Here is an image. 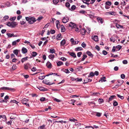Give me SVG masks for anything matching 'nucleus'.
Wrapping results in <instances>:
<instances>
[{
	"label": "nucleus",
	"instance_id": "f257e3e1",
	"mask_svg": "<svg viewBox=\"0 0 129 129\" xmlns=\"http://www.w3.org/2000/svg\"><path fill=\"white\" fill-rule=\"evenodd\" d=\"M6 25L9 26L13 28L15 27L17 25V23L15 22H10V21L7 22Z\"/></svg>",
	"mask_w": 129,
	"mask_h": 129
},
{
	"label": "nucleus",
	"instance_id": "f03ea898",
	"mask_svg": "<svg viewBox=\"0 0 129 129\" xmlns=\"http://www.w3.org/2000/svg\"><path fill=\"white\" fill-rule=\"evenodd\" d=\"M113 22L114 23L116 24V26L117 28H123V26H122L120 25L119 24H118L117 23V22H118V20H115L113 21Z\"/></svg>",
	"mask_w": 129,
	"mask_h": 129
},
{
	"label": "nucleus",
	"instance_id": "7ed1b4c3",
	"mask_svg": "<svg viewBox=\"0 0 129 129\" xmlns=\"http://www.w3.org/2000/svg\"><path fill=\"white\" fill-rule=\"evenodd\" d=\"M28 99H26L25 98H24L22 100V103L23 104L29 107V104L27 103L26 102L28 101Z\"/></svg>",
	"mask_w": 129,
	"mask_h": 129
},
{
	"label": "nucleus",
	"instance_id": "20e7f679",
	"mask_svg": "<svg viewBox=\"0 0 129 129\" xmlns=\"http://www.w3.org/2000/svg\"><path fill=\"white\" fill-rule=\"evenodd\" d=\"M31 67V65L29 63H27L24 64V68L26 70H28L29 68H30Z\"/></svg>",
	"mask_w": 129,
	"mask_h": 129
},
{
	"label": "nucleus",
	"instance_id": "39448f33",
	"mask_svg": "<svg viewBox=\"0 0 129 129\" xmlns=\"http://www.w3.org/2000/svg\"><path fill=\"white\" fill-rule=\"evenodd\" d=\"M69 19L68 17L66 16L64 17L62 19V22L64 23H66L69 21Z\"/></svg>",
	"mask_w": 129,
	"mask_h": 129
},
{
	"label": "nucleus",
	"instance_id": "423d86ee",
	"mask_svg": "<svg viewBox=\"0 0 129 129\" xmlns=\"http://www.w3.org/2000/svg\"><path fill=\"white\" fill-rule=\"evenodd\" d=\"M36 20L34 18H31L30 20H29L28 23L30 24H33L36 21Z\"/></svg>",
	"mask_w": 129,
	"mask_h": 129
},
{
	"label": "nucleus",
	"instance_id": "0eeeda50",
	"mask_svg": "<svg viewBox=\"0 0 129 129\" xmlns=\"http://www.w3.org/2000/svg\"><path fill=\"white\" fill-rule=\"evenodd\" d=\"M2 88L4 89L9 90L11 91H14L15 90L14 89L9 88L8 87H2Z\"/></svg>",
	"mask_w": 129,
	"mask_h": 129
},
{
	"label": "nucleus",
	"instance_id": "6e6552de",
	"mask_svg": "<svg viewBox=\"0 0 129 129\" xmlns=\"http://www.w3.org/2000/svg\"><path fill=\"white\" fill-rule=\"evenodd\" d=\"M70 26L72 28H75L76 27V25L74 23L71 22L69 24Z\"/></svg>",
	"mask_w": 129,
	"mask_h": 129
},
{
	"label": "nucleus",
	"instance_id": "1a4fd4ad",
	"mask_svg": "<svg viewBox=\"0 0 129 129\" xmlns=\"http://www.w3.org/2000/svg\"><path fill=\"white\" fill-rule=\"evenodd\" d=\"M92 38L95 41H98V38L97 36H92Z\"/></svg>",
	"mask_w": 129,
	"mask_h": 129
},
{
	"label": "nucleus",
	"instance_id": "9d476101",
	"mask_svg": "<svg viewBox=\"0 0 129 129\" xmlns=\"http://www.w3.org/2000/svg\"><path fill=\"white\" fill-rule=\"evenodd\" d=\"M46 65L48 68H51V64L49 61H48L47 62Z\"/></svg>",
	"mask_w": 129,
	"mask_h": 129
},
{
	"label": "nucleus",
	"instance_id": "9b49d317",
	"mask_svg": "<svg viewBox=\"0 0 129 129\" xmlns=\"http://www.w3.org/2000/svg\"><path fill=\"white\" fill-rule=\"evenodd\" d=\"M62 38V37L61 36V35L60 34H58L56 37V38L57 40H61Z\"/></svg>",
	"mask_w": 129,
	"mask_h": 129
},
{
	"label": "nucleus",
	"instance_id": "f8f14e48",
	"mask_svg": "<svg viewBox=\"0 0 129 129\" xmlns=\"http://www.w3.org/2000/svg\"><path fill=\"white\" fill-rule=\"evenodd\" d=\"M20 41V39H18L17 40L14 41L13 42L12 44L13 46L15 45L17 43L19 42Z\"/></svg>",
	"mask_w": 129,
	"mask_h": 129
},
{
	"label": "nucleus",
	"instance_id": "ddd939ff",
	"mask_svg": "<svg viewBox=\"0 0 129 129\" xmlns=\"http://www.w3.org/2000/svg\"><path fill=\"white\" fill-rule=\"evenodd\" d=\"M22 52L23 53L25 54L26 53L27 51V49L25 47H23L22 49Z\"/></svg>",
	"mask_w": 129,
	"mask_h": 129
},
{
	"label": "nucleus",
	"instance_id": "4468645a",
	"mask_svg": "<svg viewBox=\"0 0 129 129\" xmlns=\"http://www.w3.org/2000/svg\"><path fill=\"white\" fill-rule=\"evenodd\" d=\"M61 29V31L62 32H64L65 31V28L64 26L62 25H61L60 26Z\"/></svg>",
	"mask_w": 129,
	"mask_h": 129
},
{
	"label": "nucleus",
	"instance_id": "2eb2a0df",
	"mask_svg": "<svg viewBox=\"0 0 129 129\" xmlns=\"http://www.w3.org/2000/svg\"><path fill=\"white\" fill-rule=\"evenodd\" d=\"M66 43V40L64 39L62 40L60 43V46H63Z\"/></svg>",
	"mask_w": 129,
	"mask_h": 129
},
{
	"label": "nucleus",
	"instance_id": "dca6fc26",
	"mask_svg": "<svg viewBox=\"0 0 129 129\" xmlns=\"http://www.w3.org/2000/svg\"><path fill=\"white\" fill-rule=\"evenodd\" d=\"M82 48L81 47H78L75 48V50L76 51H81L82 50Z\"/></svg>",
	"mask_w": 129,
	"mask_h": 129
},
{
	"label": "nucleus",
	"instance_id": "f3484780",
	"mask_svg": "<svg viewBox=\"0 0 129 129\" xmlns=\"http://www.w3.org/2000/svg\"><path fill=\"white\" fill-rule=\"evenodd\" d=\"M86 53L89 56L91 57H92L93 56V55L91 53V52L89 51H87L86 52Z\"/></svg>",
	"mask_w": 129,
	"mask_h": 129
},
{
	"label": "nucleus",
	"instance_id": "a211bd4d",
	"mask_svg": "<svg viewBox=\"0 0 129 129\" xmlns=\"http://www.w3.org/2000/svg\"><path fill=\"white\" fill-rule=\"evenodd\" d=\"M105 77H103L101 78V80H99V82H105L106 81V80H105Z\"/></svg>",
	"mask_w": 129,
	"mask_h": 129
},
{
	"label": "nucleus",
	"instance_id": "6ab92c4d",
	"mask_svg": "<svg viewBox=\"0 0 129 129\" xmlns=\"http://www.w3.org/2000/svg\"><path fill=\"white\" fill-rule=\"evenodd\" d=\"M70 55L74 58L76 57L75 54L74 52H70Z\"/></svg>",
	"mask_w": 129,
	"mask_h": 129
},
{
	"label": "nucleus",
	"instance_id": "aec40b11",
	"mask_svg": "<svg viewBox=\"0 0 129 129\" xmlns=\"http://www.w3.org/2000/svg\"><path fill=\"white\" fill-rule=\"evenodd\" d=\"M97 19L99 22H100L101 24L103 23V19L102 18H97Z\"/></svg>",
	"mask_w": 129,
	"mask_h": 129
},
{
	"label": "nucleus",
	"instance_id": "412c9836",
	"mask_svg": "<svg viewBox=\"0 0 129 129\" xmlns=\"http://www.w3.org/2000/svg\"><path fill=\"white\" fill-rule=\"evenodd\" d=\"M115 97V95H113L110 96L109 98V100L108 101V102L112 101Z\"/></svg>",
	"mask_w": 129,
	"mask_h": 129
},
{
	"label": "nucleus",
	"instance_id": "4be33fe9",
	"mask_svg": "<svg viewBox=\"0 0 129 129\" xmlns=\"http://www.w3.org/2000/svg\"><path fill=\"white\" fill-rule=\"evenodd\" d=\"M45 125L44 124L42 126H39L38 127V129H45Z\"/></svg>",
	"mask_w": 129,
	"mask_h": 129
},
{
	"label": "nucleus",
	"instance_id": "5701e85b",
	"mask_svg": "<svg viewBox=\"0 0 129 129\" xmlns=\"http://www.w3.org/2000/svg\"><path fill=\"white\" fill-rule=\"evenodd\" d=\"M57 65L58 66H60L63 64V63L62 62L59 61L57 63Z\"/></svg>",
	"mask_w": 129,
	"mask_h": 129
},
{
	"label": "nucleus",
	"instance_id": "b1692460",
	"mask_svg": "<svg viewBox=\"0 0 129 129\" xmlns=\"http://www.w3.org/2000/svg\"><path fill=\"white\" fill-rule=\"evenodd\" d=\"M118 83H119V84H117L118 86L121 85L123 82V80H118Z\"/></svg>",
	"mask_w": 129,
	"mask_h": 129
},
{
	"label": "nucleus",
	"instance_id": "393cba45",
	"mask_svg": "<svg viewBox=\"0 0 129 129\" xmlns=\"http://www.w3.org/2000/svg\"><path fill=\"white\" fill-rule=\"evenodd\" d=\"M50 51L49 52L51 53L52 54H53V53H55V50L54 49H50Z\"/></svg>",
	"mask_w": 129,
	"mask_h": 129
},
{
	"label": "nucleus",
	"instance_id": "a878e982",
	"mask_svg": "<svg viewBox=\"0 0 129 129\" xmlns=\"http://www.w3.org/2000/svg\"><path fill=\"white\" fill-rule=\"evenodd\" d=\"M7 35L8 36V37L10 38L13 37V33L10 34L8 33L7 34Z\"/></svg>",
	"mask_w": 129,
	"mask_h": 129
},
{
	"label": "nucleus",
	"instance_id": "bb28decb",
	"mask_svg": "<svg viewBox=\"0 0 129 129\" xmlns=\"http://www.w3.org/2000/svg\"><path fill=\"white\" fill-rule=\"evenodd\" d=\"M59 2V0H53V2L54 4L56 5Z\"/></svg>",
	"mask_w": 129,
	"mask_h": 129
},
{
	"label": "nucleus",
	"instance_id": "cd10ccee",
	"mask_svg": "<svg viewBox=\"0 0 129 129\" xmlns=\"http://www.w3.org/2000/svg\"><path fill=\"white\" fill-rule=\"evenodd\" d=\"M81 34H82L83 35L84 34L86 33V30L84 29H82L81 30Z\"/></svg>",
	"mask_w": 129,
	"mask_h": 129
},
{
	"label": "nucleus",
	"instance_id": "c85d7f7f",
	"mask_svg": "<svg viewBox=\"0 0 129 129\" xmlns=\"http://www.w3.org/2000/svg\"><path fill=\"white\" fill-rule=\"evenodd\" d=\"M27 57H25L24 58H22L21 59V61L22 63H23L24 62L26 61L27 60Z\"/></svg>",
	"mask_w": 129,
	"mask_h": 129
},
{
	"label": "nucleus",
	"instance_id": "c756f323",
	"mask_svg": "<svg viewBox=\"0 0 129 129\" xmlns=\"http://www.w3.org/2000/svg\"><path fill=\"white\" fill-rule=\"evenodd\" d=\"M54 55H50L48 56V57L50 59H52L54 58Z\"/></svg>",
	"mask_w": 129,
	"mask_h": 129
},
{
	"label": "nucleus",
	"instance_id": "7c9ffc66",
	"mask_svg": "<svg viewBox=\"0 0 129 129\" xmlns=\"http://www.w3.org/2000/svg\"><path fill=\"white\" fill-rule=\"evenodd\" d=\"M113 105L114 106H117L118 104L117 102L116 101H113Z\"/></svg>",
	"mask_w": 129,
	"mask_h": 129
},
{
	"label": "nucleus",
	"instance_id": "2f4dec72",
	"mask_svg": "<svg viewBox=\"0 0 129 129\" xmlns=\"http://www.w3.org/2000/svg\"><path fill=\"white\" fill-rule=\"evenodd\" d=\"M37 54V53L35 52H33L32 53V56L34 57H35Z\"/></svg>",
	"mask_w": 129,
	"mask_h": 129
},
{
	"label": "nucleus",
	"instance_id": "473e14b6",
	"mask_svg": "<svg viewBox=\"0 0 129 129\" xmlns=\"http://www.w3.org/2000/svg\"><path fill=\"white\" fill-rule=\"evenodd\" d=\"M13 53L17 56L18 53V50L17 49L15 50L14 51Z\"/></svg>",
	"mask_w": 129,
	"mask_h": 129
},
{
	"label": "nucleus",
	"instance_id": "72a5a7b5",
	"mask_svg": "<svg viewBox=\"0 0 129 129\" xmlns=\"http://www.w3.org/2000/svg\"><path fill=\"white\" fill-rule=\"evenodd\" d=\"M52 74H54L55 75H57V76H58V75H57V74H56L55 73H50V74H48V75H47L46 76H48L50 75H52Z\"/></svg>",
	"mask_w": 129,
	"mask_h": 129
},
{
	"label": "nucleus",
	"instance_id": "f704fd0d",
	"mask_svg": "<svg viewBox=\"0 0 129 129\" xmlns=\"http://www.w3.org/2000/svg\"><path fill=\"white\" fill-rule=\"evenodd\" d=\"M9 18V16L8 15H6L5 16L3 17L4 20L5 21H6L7 19H8Z\"/></svg>",
	"mask_w": 129,
	"mask_h": 129
},
{
	"label": "nucleus",
	"instance_id": "c9c22d12",
	"mask_svg": "<svg viewBox=\"0 0 129 129\" xmlns=\"http://www.w3.org/2000/svg\"><path fill=\"white\" fill-rule=\"evenodd\" d=\"M108 13L110 15H115V13L114 12H108Z\"/></svg>",
	"mask_w": 129,
	"mask_h": 129
},
{
	"label": "nucleus",
	"instance_id": "e433bc0d",
	"mask_svg": "<svg viewBox=\"0 0 129 129\" xmlns=\"http://www.w3.org/2000/svg\"><path fill=\"white\" fill-rule=\"evenodd\" d=\"M79 12L80 13L82 14H84L86 13V12L84 10L80 11Z\"/></svg>",
	"mask_w": 129,
	"mask_h": 129
},
{
	"label": "nucleus",
	"instance_id": "4c0bfd02",
	"mask_svg": "<svg viewBox=\"0 0 129 129\" xmlns=\"http://www.w3.org/2000/svg\"><path fill=\"white\" fill-rule=\"evenodd\" d=\"M87 57V56L85 54H84L83 55V57L81 59V60L82 61L84 60Z\"/></svg>",
	"mask_w": 129,
	"mask_h": 129
},
{
	"label": "nucleus",
	"instance_id": "58836bf2",
	"mask_svg": "<svg viewBox=\"0 0 129 129\" xmlns=\"http://www.w3.org/2000/svg\"><path fill=\"white\" fill-rule=\"evenodd\" d=\"M106 4L107 5L110 6L111 5V3L110 2L108 1L106 2Z\"/></svg>",
	"mask_w": 129,
	"mask_h": 129
},
{
	"label": "nucleus",
	"instance_id": "ea45409f",
	"mask_svg": "<svg viewBox=\"0 0 129 129\" xmlns=\"http://www.w3.org/2000/svg\"><path fill=\"white\" fill-rule=\"evenodd\" d=\"M69 119L70 121H71L75 122V121H77V120L73 118H72V119L70 118Z\"/></svg>",
	"mask_w": 129,
	"mask_h": 129
},
{
	"label": "nucleus",
	"instance_id": "a19ab883",
	"mask_svg": "<svg viewBox=\"0 0 129 129\" xmlns=\"http://www.w3.org/2000/svg\"><path fill=\"white\" fill-rule=\"evenodd\" d=\"M90 0H82V1L83 3L88 5H89V4L88 3H86V2H88Z\"/></svg>",
	"mask_w": 129,
	"mask_h": 129
},
{
	"label": "nucleus",
	"instance_id": "79ce46f5",
	"mask_svg": "<svg viewBox=\"0 0 129 129\" xmlns=\"http://www.w3.org/2000/svg\"><path fill=\"white\" fill-rule=\"evenodd\" d=\"M45 77V76H40L39 77V79H40L42 80L44 79Z\"/></svg>",
	"mask_w": 129,
	"mask_h": 129
},
{
	"label": "nucleus",
	"instance_id": "37998d69",
	"mask_svg": "<svg viewBox=\"0 0 129 129\" xmlns=\"http://www.w3.org/2000/svg\"><path fill=\"white\" fill-rule=\"evenodd\" d=\"M117 95L118 97L120 98L122 100L124 98L123 96H121L119 94H117Z\"/></svg>",
	"mask_w": 129,
	"mask_h": 129
},
{
	"label": "nucleus",
	"instance_id": "c03bdc74",
	"mask_svg": "<svg viewBox=\"0 0 129 129\" xmlns=\"http://www.w3.org/2000/svg\"><path fill=\"white\" fill-rule=\"evenodd\" d=\"M15 115H16L13 114V115L11 116L10 117V119H12L14 118H15L16 117Z\"/></svg>",
	"mask_w": 129,
	"mask_h": 129
},
{
	"label": "nucleus",
	"instance_id": "a18cd8bd",
	"mask_svg": "<svg viewBox=\"0 0 129 129\" xmlns=\"http://www.w3.org/2000/svg\"><path fill=\"white\" fill-rule=\"evenodd\" d=\"M110 39L111 41L113 42H114L115 40V38H113V37H111Z\"/></svg>",
	"mask_w": 129,
	"mask_h": 129
},
{
	"label": "nucleus",
	"instance_id": "49530a36",
	"mask_svg": "<svg viewBox=\"0 0 129 129\" xmlns=\"http://www.w3.org/2000/svg\"><path fill=\"white\" fill-rule=\"evenodd\" d=\"M70 41L72 43V44L74 45L75 41L74 40L73 38H72L70 39Z\"/></svg>",
	"mask_w": 129,
	"mask_h": 129
},
{
	"label": "nucleus",
	"instance_id": "de8ad7c7",
	"mask_svg": "<svg viewBox=\"0 0 129 129\" xmlns=\"http://www.w3.org/2000/svg\"><path fill=\"white\" fill-rule=\"evenodd\" d=\"M17 67L16 65H13L12 67V69L13 70H14L17 69Z\"/></svg>",
	"mask_w": 129,
	"mask_h": 129
},
{
	"label": "nucleus",
	"instance_id": "09e8293b",
	"mask_svg": "<svg viewBox=\"0 0 129 129\" xmlns=\"http://www.w3.org/2000/svg\"><path fill=\"white\" fill-rule=\"evenodd\" d=\"M76 8V6L75 5H73L71 7V9L73 10H75Z\"/></svg>",
	"mask_w": 129,
	"mask_h": 129
},
{
	"label": "nucleus",
	"instance_id": "8fccbe9b",
	"mask_svg": "<svg viewBox=\"0 0 129 129\" xmlns=\"http://www.w3.org/2000/svg\"><path fill=\"white\" fill-rule=\"evenodd\" d=\"M81 46L83 48H85L86 47V45L84 42H83L82 44H81Z\"/></svg>",
	"mask_w": 129,
	"mask_h": 129
},
{
	"label": "nucleus",
	"instance_id": "3c124183",
	"mask_svg": "<svg viewBox=\"0 0 129 129\" xmlns=\"http://www.w3.org/2000/svg\"><path fill=\"white\" fill-rule=\"evenodd\" d=\"M56 25L57 28H58V25L59 24V21L57 20L56 22Z\"/></svg>",
	"mask_w": 129,
	"mask_h": 129
},
{
	"label": "nucleus",
	"instance_id": "603ef678",
	"mask_svg": "<svg viewBox=\"0 0 129 129\" xmlns=\"http://www.w3.org/2000/svg\"><path fill=\"white\" fill-rule=\"evenodd\" d=\"M60 59L63 61H66L67 60V59L64 57H61L60 58Z\"/></svg>",
	"mask_w": 129,
	"mask_h": 129
},
{
	"label": "nucleus",
	"instance_id": "864d4df0",
	"mask_svg": "<svg viewBox=\"0 0 129 129\" xmlns=\"http://www.w3.org/2000/svg\"><path fill=\"white\" fill-rule=\"evenodd\" d=\"M98 102L101 103L103 102V100L102 99H99L98 100Z\"/></svg>",
	"mask_w": 129,
	"mask_h": 129
},
{
	"label": "nucleus",
	"instance_id": "5fc2aeb1",
	"mask_svg": "<svg viewBox=\"0 0 129 129\" xmlns=\"http://www.w3.org/2000/svg\"><path fill=\"white\" fill-rule=\"evenodd\" d=\"M121 77L122 79H124L125 78V75L123 74H122L121 75Z\"/></svg>",
	"mask_w": 129,
	"mask_h": 129
},
{
	"label": "nucleus",
	"instance_id": "6e6d98bb",
	"mask_svg": "<svg viewBox=\"0 0 129 129\" xmlns=\"http://www.w3.org/2000/svg\"><path fill=\"white\" fill-rule=\"evenodd\" d=\"M116 48L118 49V50H119L122 47L120 45H118L116 46Z\"/></svg>",
	"mask_w": 129,
	"mask_h": 129
},
{
	"label": "nucleus",
	"instance_id": "4d7b16f0",
	"mask_svg": "<svg viewBox=\"0 0 129 129\" xmlns=\"http://www.w3.org/2000/svg\"><path fill=\"white\" fill-rule=\"evenodd\" d=\"M20 23L21 25H23L25 23V22L24 20H22L20 21Z\"/></svg>",
	"mask_w": 129,
	"mask_h": 129
},
{
	"label": "nucleus",
	"instance_id": "13d9d810",
	"mask_svg": "<svg viewBox=\"0 0 129 129\" xmlns=\"http://www.w3.org/2000/svg\"><path fill=\"white\" fill-rule=\"evenodd\" d=\"M122 63L123 64H126L127 63V61L126 60H124L123 61Z\"/></svg>",
	"mask_w": 129,
	"mask_h": 129
},
{
	"label": "nucleus",
	"instance_id": "bf43d9fd",
	"mask_svg": "<svg viewBox=\"0 0 129 129\" xmlns=\"http://www.w3.org/2000/svg\"><path fill=\"white\" fill-rule=\"evenodd\" d=\"M64 71L66 73H68L70 72V71L68 69H65Z\"/></svg>",
	"mask_w": 129,
	"mask_h": 129
},
{
	"label": "nucleus",
	"instance_id": "052dcab7",
	"mask_svg": "<svg viewBox=\"0 0 129 129\" xmlns=\"http://www.w3.org/2000/svg\"><path fill=\"white\" fill-rule=\"evenodd\" d=\"M12 123V121L11 120H10L9 121L7 122H6V124L8 125H11Z\"/></svg>",
	"mask_w": 129,
	"mask_h": 129
},
{
	"label": "nucleus",
	"instance_id": "680f3d73",
	"mask_svg": "<svg viewBox=\"0 0 129 129\" xmlns=\"http://www.w3.org/2000/svg\"><path fill=\"white\" fill-rule=\"evenodd\" d=\"M46 98L44 97H42L40 99V100L41 101H45Z\"/></svg>",
	"mask_w": 129,
	"mask_h": 129
},
{
	"label": "nucleus",
	"instance_id": "e2e57ef3",
	"mask_svg": "<svg viewBox=\"0 0 129 129\" xmlns=\"http://www.w3.org/2000/svg\"><path fill=\"white\" fill-rule=\"evenodd\" d=\"M55 30L53 29L51 30H50V33L52 34H54L55 33Z\"/></svg>",
	"mask_w": 129,
	"mask_h": 129
},
{
	"label": "nucleus",
	"instance_id": "0e129e2a",
	"mask_svg": "<svg viewBox=\"0 0 129 129\" xmlns=\"http://www.w3.org/2000/svg\"><path fill=\"white\" fill-rule=\"evenodd\" d=\"M82 53L81 52H78L77 53V56L79 57H80Z\"/></svg>",
	"mask_w": 129,
	"mask_h": 129
},
{
	"label": "nucleus",
	"instance_id": "69168bd1",
	"mask_svg": "<svg viewBox=\"0 0 129 129\" xmlns=\"http://www.w3.org/2000/svg\"><path fill=\"white\" fill-rule=\"evenodd\" d=\"M102 52L105 55H106L107 53V52L105 50H103Z\"/></svg>",
	"mask_w": 129,
	"mask_h": 129
},
{
	"label": "nucleus",
	"instance_id": "338daca9",
	"mask_svg": "<svg viewBox=\"0 0 129 129\" xmlns=\"http://www.w3.org/2000/svg\"><path fill=\"white\" fill-rule=\"evenodd\" d=\"M16 18V17H13L11 18L10 19V20L11 21L14 20H15Z\"/></svg>",
	"mask_w": 129,
	"mask_h": 129
},
{
	"label": "nucleus",
	"instance_id": "774afa93",
	"mask_svg": "<svg viewBox=\"0 0 129 129\" xmlns=\"http://www.w3.org/2000/svg\"><path fill=\"white\" fill-rule=\"evenodd\" d=\"M31 70L33 72L35 71L36 70V69L34 67L31 69Z\"/></svg>",
	"mask_w": 129,
	"mask_h": 129
}]
</instances>
